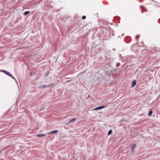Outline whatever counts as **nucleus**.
I'll return each instance as SVG.
<instances>
[{
    "instance_id": "obj_3",
    "label": "nucleus",
    "mask_w": 160,
    "mask_h": 160,
    "mask_svg": "<svg viewBox=\"0 0 160 160\" xmlns=\"http://www.w3.org/2000/svg\"><path fill=\"white\" fill-rule=\"evenodd\" d=\"M136 82L135 80L133 81L132 82L131 87H133L136 84Z\"/></svg>"
},
{
    "instance_id": "obj_7",
    "label": "nucleus",
    "mask_w": 160,
    "mask_h": 160,
    "mask_svg": "<svg viewBox=\"0 0 160 160\" xmlns=\"http://www.w3.org/2000/svg\"><path fill=\"white\" fill-rule=\"evenodd\" d=\"M30 13V11H25L23 14L24 15H27Z\"/></svg>"
},
{
    "instance_id": "obj_14",
    "label": "nucleus",
    "mask_w": 160,
    "mask_h": 160,
    "mask_svg": "<svg viewBox=\"0 0 160 160\" xmlns=\"http://www.w3.org/2000/svg\"><path fill=\"white\" fill-rule=\"evenodd\" d=\"M23 48V47H21V48H18V49H22Z\"/></svg>"
},
{
    "instance_id": "obj_8",
    "label": "nucleus",
    "mask_w": 160,
    "mask_h": 160,
    "mask_svg": "<svg viewBox=\"0 0 160 160\" xmlns=\"http://www.w3.org/2000/svg\"><path fill=\"white\" fill-rule=\"evenodd\" d=\"M152 110H150L148 113V115L149 116H151V115L152 114Z\"/></svg>"
},
{
    "instance_id": "obj_2",
    "label": "nucleus",
    "mask_w": 160,
    "mask_h": 160,
    "mask_svg": "<svg viewBox=\"0 0 160 160\" xmlns=\"http://www.w3.org/2000/svg\"><path fill=\"white\" fill-rule=\"evenodd\" d=\"M106 107V106H99V107H96V108H94L93 109V110H98L101 109H102L103 108H104Z\"/></svg>"
},
{
    "instance_id": "obj_12",
    "label": "nucleus",
    "mask_w": 160,
    "mask_h": 160,
    "mask_svg": "<svg viewBox=\"0 0 160 160\" xmlns=\"http://www.w3.org/2000/svg\"><path fill=\"white\" fill-rule=\"evenodd\" d=\"M86 18V17L85 16H83L82 18V19H85V18Z\"/></svg>"
},
{
    "instance_id": "obj_9",
    "label": "nucleus",
    "mask_w": 160,
    "mask_h": 160,
    "mask_svg": "<svg viewBox=\"0 0 160 160\" xmlns=\"http://www.w3.org/2000/svg\"><path fill=\"white\" fill-rule=\"evenodd\" d=\"M75 120H76V118H73V119H71V120H70L68 122V123H69L70 122H74L75 121Z\"/></svg>"
},
{
    "instance_id": "obj_4",
    "label": "nucleus",
    "mask_w": 160,
    "mask_h": 160,
    "mask_svg": "<svg viewBox=\"0 0 160 160\" xmlns=\"http://www.w3.org/2000/svg\"><path fill=\"white\" fill-rule=\"evenodd\" d=\"M58 130H55L54 131H52L49 133H48V134H50L52 133H56L58 132Z\"/></svg>"
},
{
    "instance_id": "obj_10",
    "label": "nucleus",
    "mask_w": 160,
    "mask_h": 160,
    "mask_svg": "<svg viewBox=\"0 0 160 160\" xmlns=\"http://www.w3.org/2000/svg\"><path fill=\"white\" fill-rule=\"evenodd\" d=\"M112 130H110L108 132V135H110V134H111L112 133Z\"/></svg>"
},
{
    "instance_id": "obj_6",
    "label": "nucleus",
    "mask_w": 160,
    "mask_h": 160,
    "mask_svg": "<svg viewBox=\"0 0 160 160\" xmlns=\"http://www.w3.org/2000/svg\"><path fill=\"white\" fill-rule=\"evenodd\" d=\"M45 134H43L42 133L37 135V136L38 137H43V136H45Z\"/></svg>"
},
{
    "instance_id": "obj_13",
    "label": "nucleus",
    "mask_w": 160,
    "mask_h": 160,
    "mask_svg": "<svg viewBox=\"0 0 160 160\" xmlns=\"http://www.w3.org/2000/svg\"><path fill=\"white\" fill-rule=\"evenodd\" d=\"M139 35H138L136 36V38L137 39H138L139 37Z\"/></svg>"
},
{
    "instance_id": "obj_16",
    "label": "nucleus",
    "mask_w": 160,
    "mask_h": 160,
    "mask_svg": "<svg viewBox=\"0 0 160 160\" xmlns=\"http://www.w3.org/2000/svg\"><path fill=\"white\" fill-rule=\"evenodd\" d=\"M142 12H143V10H142Z\"/></svg>"
},
{
    "instance_id": "obj_15",
    "label": "nucleus",
    "mask_w": 160,
    "mask_h": 160,
    "mask_svg": "<svg viewBox=\"0 0 160 160\" xmlns=\"http://www.w3.org/2000/svg\"><path fill=\"white\" fill-rule=\"evenodd\" d=\"M30 75H31V76L32 75V73H30Z\"/></svg>"
},
{
    "instance_id": "obj_5",
    "label": "nucleus",
    "mask_w": 160,
    "mask_h": 160,
    "mask_svg": "<svg viewBox=\"0 0 160 160\" xmlns=\"http://www.w3.org/2000/svg\"><path fill=\"white\" fill-rule=\"evenodd\" d=\"M136 146V144H134L131 147L132 151V152H134V149Z\"/></svg>"
},
{
    "instance_id": "obj_11",
    "label": "nucleus",
    "mask_w": 160,
    "mask_h": 160,
    "mask_svg": "<svg viewBox=\"0 0 160 160\" xmlns=\"http://www.w3.org/2000/svg\"><path fill=\"white\" fill-rule=\"evenodd\" d=\"M46 87V86H45V85H43V86H40V88H45Z\"/></svg>"
},
{
    "instance_id": "obj_1",
    "label": "nucleus",
    "mask_w": 160,
    "mask_h": 160,
    "mask_svg": "<svg viewBox=\"0 0 160 160\" xmlns=\"http://www.w3.org/2000/svg\"><path fill=\"white\" fill-rule=\"evenodd\" d=\"M2 71L3 72L5 73L7 75H8V76H10V77H11L14 80H15L17 83H18V82L16 81V78H14L10 73L5 70H2Z\"/></svg>"
}]
</instances>
